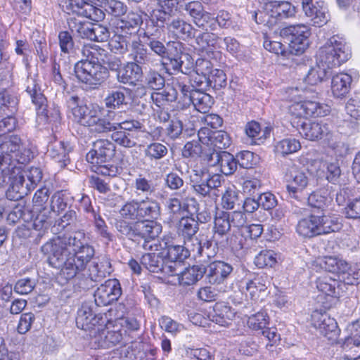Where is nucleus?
I'll use <instances>...</instances> for the list:
<instances>
[{
	"label": "nucleus",
	"instance_id": "obj_1",
	"mask_svg": "<svg viewBox=\"0 0 360 360\" xmlns=\"http://www.w3.org/2000/svg\"><path fill=\"white\" fill-rule=\"evenodd\" d=\"M41 250L47 255L49 264L61 269L66 279H71L83 271L95 253L94 248L86 242L83 231L53 238Z\"/></svg>",
	"mask_w": 360,
	"mask_h": 360
},
{
	"label": "nucleus",
	"instance_id": "obj_2",
	"mask_svg": "<svg viewBox=\"0 0 360 360\" xmlns=\"http://www.w3.org/2000/svg\"><path fill=\"white\" fill-rule=\"evenodd\" d=\"M115 153V146L110 141L98 139L93 144L92 149L86 158L92 165V170L97 174L114 177L120 173V168L110 162Z\"/></svg>",
	"mask_w": 360,
	"mask_h": 360
},
{
	"label": "nucleus",
	"instance_id": "obj_3",
	"mask_svg": "<svg viewBox=\"0 0 360 360\" xmlns=\"http://www.w3.org/2000/svg\"><path fill=\"white\" fill-rule=\"evenodd\" d=\"M32 157L30 149L25 148L20 138L16 135L0 136V167L4 172L15 162L25 164Z\"/></svg>",
	"mask_w": 360,
	"mask_h": 360
},
{
	"label": "nucleus",
	"instance_id": "obj_4",
	"mask_svg": "<svg viewBox=\"0 0 360 360\" xmlns=\"http://www.w3.org/2000/svg\"><path fill=\"white\" fill-rule=\"evenodd\" d=\"M351 57V50L345 39L335 35L331 37L316 54L317 63L328 69L340 66Z\"/></svg>",
	"mask_w": 360,
	"mask_h": 360
},
{
	"label": "nucleus",
	"instance_id": "obj_5",
	"mask_svg": "<svg viewBox=\"0 0 360 360\" xmlns=\"http://www.w3.org/2000/svg\"><path fill=\"white\" fill-rule=\"evenodd\" d=\"M299 132L303 137L310 141L323 139L328 147L338 155H341L345 149V143L341 141L340 136L333 133L330 130L329 125L326 122H304L301 125Z\"/></svg>",
	"mask_w": 360,
	"mask_h": 360
},
{
	"label": "nucleus",
	"instance_id": "obj_6",
	"mask_svg": "<svg viewBox=\"0 0 360 360\" xmlns=\"http://www.w3.org/2000/svg\"><path fill=\"white\" fill-rule=\"evenodd\" d=\"M295 13V7L290 2L274 0L267 4L264 10L255 12L252 17L257 24L271 27L279 20L294 16Z\"/></svg>",
	"mask_w": 360,
	"mask_h": 360
},
{
	"label": "nucleus",
	"instance_id": "obj_7",
	"mask_svg": "<svg viewBox=\"0 0 360 360\" xmlns=\"http://www.w3.org/2000/svg\"><path fill=\"white\" fill-rule=\"evenodd\" d=\"M191 181L196 194L201 197L208 196L216 202L219 195L218 188L221 186V176L219 174H211L207 170H194Z\"/></svg>",
	"mask_w": 360,
	"mask_h": 360
},
{
	"label": "nucleus",
	"instance_id": "obj_8",
	"mask_svg": "<svg viewBox=\"0 0 360 360\" xmlns=\"http://www.w3.org/2000/svg\"><path fill=\"white\" fill-rule=\"evenodd\" d=\"M77 78L91 88L101 84L108 76V70L101 63L81 60L75 65Z\"/></svg>",
	"mask_w": 360,
	"mask_h": 360
},
{
	"label": "nucleus",
	"instance_id": "obj_9",
	"mask_svg": "<svg viewBox=\"0 0 360 360\" xmlns=\"http://www.w3.org/2000/svg\"><path fill=\"white\" fill-rule=\"evenodd\" d=\"M198 136L199 142L207 146L210 152L220 151L231 145L229 134L222 130L212 131L207 127H201Z\"/></svg>",
	"mask_w": 360,
	"mask_h": 360
},
{
	"label": "nucleus",
	"instance_id": "obj_10",
	"mask_svg": "<svg viewBox=\"0 0 360 360\" xmlns=\"http://www.w3.org/2000/svg\"><path fill=\"white\" fill-rule=\"evenodd\" d=\"M289 112L297 117H324L330 113V108L327 104L309 100L307 97L302 103L291 104Z\"/></svg>",
	"mask_w": 360,
	"mask_h": 360
},
{
	"label": "nucleus",
	"instance_id": "obj_11",
	"mask_svg": "<svg viewBox=\"0 0 360 360\" xmlns=\"http://www.w3.org/2000/svg\"><path fill=\"white\" fill-rule=\"evenodd\" d=\"M284 34H288L289 48L292 53H302L309 46V28L304 25L290 26L284 30Z\"/></svg>",
	"mask_w": 360,
	"mask_h": 360
},
{
	"label": "nucleus",
	"instance_id": "obj_12",
	"mask_svg": "<svg viewBox=\"0 0 360 360\" xmlns=\"http://www.w3.org/2000/svg\"><path fill=\"white\" fill-rule=\"evenodd\" d=\"M312 326L329 340H335L340 330L336 321L325 311L315 310L311 316Z\"/></svg>",
	"mask_w": 360,
	"mask_h": 360
},
{
	"label": "nucleus",
	"instance_id": "obj_13",
	"mask_svg": "<svg viewBox=\"0 0 360 360\" xmlns=\"http://www.w3.org/2000/svg\"><path fill=\"white\" fill-rule=\"evenodd\" d=\"M315 264L321 269L333 274H348L352 275L353 278L359 280V271L355 270L343 259L336 256H327L316 259Z\"/></svg>",
	"mask_w": 360,
	"mask_h": 360
},
{
	"label": "nucleus",
	"instance_id": "obj_14",
	"mask_svg": "<svg viewBox=\"0 0 360 360\" xmlns=\"http://www.w3.org/2000/svg\"><path fill=\"white\" fill-rule=\"evenodd\" d=\"M68 107L71 109L75 121L88 127L100 106L94 103H83L79 101L78 97L72 96L68 101Z\"/></svg>",
	"mask_w": 360,
	"mask_h": 360
},
{
	"label": "nucleus",
	"instance_id": "obj_15",
	"mask_svg": "<svg viewBox=\"0 0 360 360\" xmlns=\"http://www.w3.org/2000/svg\"><path fill=\"white\" fill-rule=\"evenodd\" d=\"M288 184L287 191L291 198L297 200L302 198V193L307 186L309 179L306 173L296 166L290 167L285 174Z\"/></svg>",
	"mask_w": 360,
	"mask_h": 360
},
{
	"label": "nucleus",
	"instance_id": "obj_16",
	"mask_svg": "<svg viewBox=\"0 0 360 360\" xmlns=\"http://www.w3.org/2000/svg\"><path fill=\"white\" fill-rule=\"evenodd\" d=\"M122 294L120 284L117 279H108L94 292L97 306H106L117 300Z\"/></svg>",
	"mask_w": 360,
	"mask_h": 360
},
{
	"label": "nucleus",
	"instance_id": "obj_17",
	"mask_svg": "<svg viewBox=\"0 0 360 360\" xmlns=\"http://www.w3.org/2000/svg\"><path fill=\"white\" fill-rule=\"evenodd\" d=\"M120 60L115 61L110 65L112 70L117 68V79L119 82L124 84L136 85L143 77V70L136 63L127 62L120 66Z\"/></svg>",
	"mask_w": 360,
	"mask_h": 360
},
{
	"label": "nucleus",
	"instance_id": "obj_18",
	"mask_svg": "<svg viewBox=\"0 0 360 360\" xmlns=\"http://www.w3.org/2000/svg\"><path fill=\"white\" fill-rule=\"evenodd\" d=\"M206 162L209 166L219 167V171L226 176L233 174L237 169L236 159L224 150L206 153Z\"/></svg>",
	"mask_w": 360,
	"mask_h": 360
},
{
	"label": "nucleus",
	"instance_id": "obj_19",
	"mask_svg": "<svg viewBox=\"0 0 360 360\" xmlns=\"http://www.w3.org/2000/svg\"><path fill=\"white\" fill-rule=\"evenodd\" d=\"M107 318L105 314H94L91 307L83 304L77 311L76 324L79 328L90 333L98 324L105 323Z\"/></svg>",
	"mask_w": 360,
	"mask_h": 360
},
{
	"label": "nucleus",
	"instance_id": "obj_20",
	"mask_svg": "<svg viewBox=\"0 0 360 360\" xmlns=\"http://www.w3.org/2000/svg\"><path fill=\"white\" fill-rule=\"evenodd\" d=\"M133 238L140 237L145 240L143 247L147 249L148 240L158 237L162 231V226L154 220H139L134 223Z\"/></svg>",
	"mask_w": 360,
	"mask_h": 360
},
{
	"label": "nucleus",
	"instance_id": "obj_21",
	"mask_svg": "<svg viewBox=\"0 0 360 360\" xmlns=\"http://www.w3.org/2000/svg\"><path fill=\"white\" fill-rule=\"evenodd\" d=\"M302 9L305 15L319 27L326 24L328 20V8L323 2L317 1L313 4L311 0H302Z\"/></svg>",
	"mask_w": 360,
	"mask_h": 360
},
{
	"label": "nucleus",
	"instance_id": "obj_22",
	"mask_svg": "<svg viewBox=\"0 0 360 360\" xmlns=\"http://www.w3.org/2000/svg\"><path fill=\"white\" fill-rule=\"evenodd\" d=\"M174 48L176 50V54L172 56L171 53L167 55V61L163 63L167 71L171 70L174 72H181L183 74L188 75L193 68V63L189 60V56L183 54L177 51L181 47L179 43H174Z\"/></svg>",
	"mask_w": 360,
	"mask_h": 360
},
{
	"label": "nucleus",
	"instance_id": "obj_23",
	"mask_svg": "<svg viewBox=\"0 0 360 360\" xmlns=\"http://www.w3.org/2000/svg\"><path fill=\"white\" fill-rule=\"evenodd\" d=\"M103 108L100 106L90 124L88 126L91 132L104 134L113 130L114 125L112 124V122L116 116L115 112L108 110L106 115H103Z\"/></svg>",
	"mask_w": 360,
	"mask_h": 360
},
{
	"label": "nucleus",
	"instance_id": "obj_24",
	"mask_svg": "<svg viewBox=\"0 0 360 360\" xmlns=\"http://www.w3.org/2000/svg\"><path fill=\"white\" fill-rule=\"evenodd\" d=\"M229 214L224 211L217 212L213 227V239L216 244L226 241L227 235L231 229Z\"/></svg>",
	"mask_w": 360,
	"mask_h": 360
},
{
	"label": "nucleus",
	"instance_id": "obj_25",
	"mask_svg": "<svg viewBox=\"0 0 360 360\" xmlns=\"http://www.w3.org/2000/svg\"><path fill=\"white\" fill-rule=\"evenodd\" d=\"M233 266L222 261H214L208 266L207 277L212 284H220L228 278Z\"/></svg>",
	"mask_w": 360,
	"mask_h": 360
},
{
	"label": "nucleus",
	"instance_id": "obj_26",
	"mask_svg": "<svg viewBox=\"0 0 360 360\" xmlns=\"http://www.w3.org/2000/svg\"><path fill=\"white\" fill-rule=\"evenodd\" d=\"M236 312L229 305L224 302H217L210 313L209 317L212 322L221 326H229L233 319L235 317Z\"/></svg>",
	"mask_w": 360,
	"mask_h": 360
},
{
	"label": "nucleus",
	"instance_id": "obj_27",
	"mask_svg": "<svg viewBox=\"0 0 360 360\" xmlns=\"http://www.w3.org/2000/svg\"><path fill=\"white\" fill-rule=\"evenodd\" d=\"M183 0H158V8L153 11L152 17L157 22L165 23L175 15L178 6Z\"/></svg>",
	"mask_w": 360,
	"mask_h": 360
},
{
	"label": "nucleus",
	"instance_id": "obj_28",
	"mask_svg": "<svg viewBox=\"0 0 360 360\" xmlns=\"http://www.w3.org/2000/svg\"><path fill=\"white\" fill-rule=\"evenodd\" d=\"M70 151L71 147L69 143L55 141L49 145L47 153L53 160L59 164L60 167H64L70 162L68 154Z\"/></svg>",
	"mask_w": 360,
	"mask_h": 360
},
{
	"label": "nucleus",
	"instance_id": "obj_29",
	"mask_svg": "<svg viewBox=\"0 0 360 360\" xmlns=\"http://www.w3.org/2000/svg\"><path fill=\"white\" fill-rule=\"evenodd\" d=\"M319 216L311 215L300 219L297 225V233L303 237H314L321 235Z\"/></svg>",
	"mask_w": 360,
	"mask_h": 360
},
{
	"label": "nucleus",
	"instance_id": "obj_30",
	"mask_svg": "<svg viewBox=\"0 0 360 360\" xmlns=\"http://www.w3.org/2000/svg\"><path fill=\"white\" fill-rule=\"evenodd\" d=\"M129 57L133 60L131 63H136L138 65L152 63L153 55L148 52L139 39L132 40L129 45Z\"/></svg>",
	"mask_w": 360,
	"mask_h": 360
},
{
	"label": "nucleus",
	"instance_id": "obj_31",
	"mask_svg": "<svg viewBox=\"0 0 360 360\" xmlns=\"http://www.w3.org/2000/svg\"><path fill=\"white\" fill-rule=\"evenodd\" d=\"M141 22L142 18L140 15L134 12H130L125 17L117 20L116 24L117 32L132 35L136 33L138 27Z\"/></svg>",
	"mask_w": 360,
	"mask_h": 360
},
{
	"label": "nucleus",
	"instance_id": "obj_32",
	"mask_svg": "<svg viewBox=\"0 0 360 360\" xmlns=\"http://www.w3.org/2000/svg\"><path fill=\"white\" fill-rule=\"evenodd\" d=\"M352 81V76L347 73L340 72L334 75L331 81V91L336 98H342L349 91Z\"/></svg>",
	"mask_w": 360,
	"mask_h": 360
},
{
	"label": "nucleus",
	"instance_id": "obj_33",
	"mask_svg": "<svg viewBox=\"0 0 360 360\" xmlns=\"http://www.w3.org/2000/svg\"><path fill=\"white\" fill-rule=\"evenodd\" d=\"M198 231V223L193 217H182L179 222L178 232L184 238V245H188L194 242L193 236Z\"/></svg>",
	"mask_w": 360,
	"mask_h": 360
},
{
	"label": "nucleus",
	"instance_id": "obj_34",
	"mask_svg": "<svg viewBox=\"0 0 360 360\" xmlns=\"http://www.w3.org/2000/svg\"><path fill=\"white\" fill-rule=\"evenodd\" d=\"M24 184L25 177L22 174H18L12 177L10 187L6 193L7 197L11 200H18L25 195H27L31 188L27 184L26 185H24Z\"/></svg>",
	"mask_w": 360,
	"mask_h": 360
},
{
	"label": "nucleus",
	"instance_id": "obj_35",
	"mask_svg": "<svg viewBox=\"0 0 360 360\" xmlns=\"http://www.w3.org/2000/svg\"><path fill=\"white\" fill-rule=\"evenodd\" d=\"M198 49L207 54L212 53L214 50L219 49V40L221 39L217 34L207 31L195 36Z\"/></svg>",
	"mask_w": 360,
	"mask_h": 360
},
{
	"label": "nucleus",
	"instance_id": "obj_36",
	"mask_svg": "<svg viewBox=\"0 0 360 360\" xmlns=\"http://www.w3.org/2000/svg\"><path fill=\"white\" fill-rule=\"evenodd\" d=\"M269 284L268 276L265 274L257 275L254 278L246 281L245 282V287H243V290H245L248 292L251 299H257L259 293L264 292L267 288V285Z\"/></svg>",
	"mask_w": 360,
	"mask_h": 360
},
{
	"label": "nucleus",
	"instance_id": "obj_37",
	"mask_svg": "<svg viewBox=\"0 0 360 360\" xmlns=\"http://www.w3.org/2000/svg\"><path fill=\"white\" fill-rule=\"evenodd\" d=\"M206 270L203 266L194 265L177 274L179 283L181 285H191L200 280Z\"/></svg>",
	"mask_w": 360,
	"mask_h": 360
},
{
	"label": "nucleus",
	"instance_id": "obj_38",
	"mask_svg": "<svg viewBox=\"0 0 360 360\" xmlns=\"http://www.w3.org/2000/svg\"><path fill=\"white\" fill-rule=\"evenodd\" d=\"M189 101L201 113L207 112L214 103L213 98L210 95L200 91H193L189 96Z\"/></svg>",
	"mask_w": 360,
	"mask_h": 360
},
{
	"label": "nucleus",
	"instance_id": "obj_39",
	"mask_svg": "<svg viewBox=\"0 0 360 360\" xmlns=\"http://www.w3.org/2000/svg\"><path fill=\"white\" fill-rule=\"evenodd\" d=\"M168 30L182 38H191L195 36L196 30L193 25L183 19H174L169 25Z\"/></svg>",
	"mask_w": 360,
	"mask_h": 360
},
{
	"label": "nucleus",
	"instance_id": "obj_40",
	"mask_svg": "<svg viewBox=\"0 0 360 360\" xmlns=\"http://www.w3.org/2000/svg\"><path fill=\"white\" fill-rule=\"evenodd\" d=\"M141 262L149 271L160 272L165 263L164 252L145 254L142 256Z\"/></svg>",
	"mask_w": 360,
	"mask_h": 360
},
{
	"label": "nucleus",
	"instance_id": "obj_41",
	"mask_svg": "<svg viewBox=\"0 0 360 360\" xmlns=\"http://www.w3.org/2000/svg\"><path fill=\"white\" fill-rule=\"evenodd\" d=\"M140 219L143 218L156 219L160 215L159 203L153 199L146 198V200L139 201Z\"/></svg>",
	"mask_w": 360,
	"mask_h": 360
},
{
	"label": "nucleus",
	"instance_id": "obj_42",
	"mask_svg": "<svg viewBox=\"0 0 360 360\" xmlns=\"http://www.w3.org/2000/svg\"><path fill=\"white\" fill-rule=\"evenodd\" d=\"M301 148L299 140L288 137L277 141L274 146V151L281 156H286L297 152Z\"/></svg>",
	"mask_w": 360,
	"mask_h": 360
},
{
	"label": "nucleus",
	"instance_id": "obj_43",
	"mask_svg": "<svg viewBox=\"0 0 360 360\" xmlns=\"http://www.w3.org/2000/svg\"><path fill=\"white\" fill-rule=\"evenodd\" d=\"M165 245L167 248V253L164 257L172 262H181L188 257L190 252H191L188 245H170L167 246L166 243H165Z\"/></svg>",
	"mask_w": 360,
	"mask_h": 360
},
{
	"label": "nucleus",
	"instance_id": "obj_44",
	"mask_svg": "<svg viewBox=\"0 0 360 360\" xmlns=\"http://www.w3.org/2000/svg\"><path fill=\"white\" fill-rule=\"evenodd\" d=\"M89 277L93 281H100L103 278H105L106 275H108L111 272V265L108 259H103L98 263L93 262L89 269Z\"/></svg>",
	"mask_w": 360,
	"mask_h": 360
},
{
	"label": "nucleus",
	"instance_id": "obj_45",
	"mask_svg": "<svg viewBox=\"0 0 360 360\" xmlns=\"http://www.w3.org/2000/svg\"><path fill=\"white\" fill-rule=\"evenodd\" d=\"M245 133L251 139V143L259 145L264 142L269 135V131L266 129L262 132L260 125L257 122H248L245 127Z\"/></svg>",
	"mask_w": 360,
	"mask_h": 360
},
{
	"label": "nucleus",
	"instance_id": "obj_46",
	"mask_svg": "<svg viewBox=\"0 0 360 360\" xmlns=\"http://www.w3.org/2000/svg\"><path fill=\"white\" fill-rule=\"evenodd\" d=\"M108 319L104 323L98 324L97 328H95L89 333L90 336V344L91 345L96 348H104L103 341L106 342L108 340L107 330H108Z\"/></svg>",
	"mask_w": 360,
	"mask_h": 360
},
{
	"label": "nucleus",
	"instance_id": "obj_47",
	"mask_svg": "<svg viewBox=\"0 0 360 360\" xmlns=\"http://www.w3.org/2000/svg\"><path fill=\"white\" fill-rule=\"evenodd\" d=\"M112 140L120 146L133 148L136 145V139L132 132L122 130H112Z\"/></svg>",
	"mask_w": 360,
	"mask_h": 360
},
{
	"label": "nucleus",
	"instance_id": "obj_48",
	"mask_svg": "<svg viewBox=\"0 0 360 360\" xmlns=\"http://www.w3.org/2000/svg\"><path fill=\"white\" fill-rule=\"evenodd\" d=\"M126 91L127 89L124 88L110 92L105 98V106L108 108L115 109L126 105L127 104Z\"/></svg>",
	"mask_w": 360,
	"mask_h": 360
},
{
	"label": "nucleus",
	"instance_id": "obj_49",
	"mask_svg": "<svg viewBox=\"0 0 360 360\" xmlns=\"http://www.w3.org/2000/svg\"><path fill=\"white\" fill-rule=\"evenodd\" d=\"M210 153L207 147L196 141H191L186 143L184 147L182 153L185 158L198 157L203 155L204 160L206 161V153Z\"/></svg>",
	"mask_w": 360,
	"mask_h": 360
},
{
	"label": "nucleus",
	"instance_id": "obj_50",
	"mask_svg": "<svg viewBox=\"0 0 360 360\" xmlns=\"http://www.w3.org/2000/svg\"><path fill=\"white\" fill-rule=\"evenodd\" d=\"M82 54L89 62L98 63L103 60L105 56V51L95 44H84L82 49Z\"/></svg>",
	"mask_w": 360,
	"mask_h": 360
},
{
	"label": "nucleus",
	"instance_id": "obj_51",
	"mask_svg": "<svg viewBox=\"0 0 360 360\" xmlns=\"http://www.w3.org/2000/svg\"><path fill=\"white\" fill-rule=\"evenodd\" d=\"M131 42L128 40L127 35L121 32H117L109 41V46L115 53H124L129 51Z\"/></svg>",
	"mask_w": 360,
	"mask_h": 360
},
{
	"label": "nucleus",
	"instance_id": "obj_52",
	"mask_svg": "<svg viewBox=\"0 0 360 360\" xmlns=\"http://www.w3.org/2000/svg\"><path fill=\"white\" fill-rule=\"evenodd\" d=\"M168 149L166 146L159 142L148 144L144 150L145 156L150 160H158L167 155Z\"/></svg>",
	"mask_w": 360,
	"mask_h": 360
},
{
	"label": "nucleus",
	"instance_id": "obj_53",
	"mask_svg": "<svg viewBox=\"0 0 360 360\" xmlns=\"http://www.w3.org/2000/svg\"><path fill=\"white\" fill-rule=\"evenodd\" d=\"M319 219L321 221L319 225L321 235L338 231L342 227L339 219L335 217L323 215L319 216Z\"/></svg>",
	"mask_w": 360,
	"mask_h": 360
},
{
	"label": "nucleus",
	"instance_id": "obj_54",
	"mask_svg": "<svg viewBox=\"0 0 360 360\" xmlns=\"http://www.w3.org/2000/svg\"><path fill=\"white\" fill-rule=\"evenodd\" d=\"M27 92L30 95L33 103L38 105L39 109L42 110V113L44 112L46 110V99L41 92L39 86L32 79L29 81V84L27 86Z\"/></svg>",
	"mask_w": 360,
	"mask_h": 360
},
{
	"label": "nucleus",
	"instance_id": "obj_55",
	"mask_svg": "<svg viewBox=\"0 0 360 360\" xmlns=\"http://www.w3.org/2000/svg\"><path fill=\"white\" fill-rule=\"evenodd\" d=\"M326 68L323 67L319 63L317 65L311 68L304 78L306 83L310 85H316L321 82L327 75Z\"/></svg>",
	"mask_w": 360,
	"mask_h": 360
},
{
	"label": "nucleus",
	"instance_id": "obj_56",
	"mask_svg": "<svg viewBox=\"0 0 360 360\" xmlns=\"http://www.w3.org/2000/svg\"><path fill=\"white\" fill-rule=\"evenodd\" d=\"M108 340L103 342L104 349L112 347L119 344L122 340V334L117 326L112 324V322L108 320L107 330Z\"/></svg>",
	"mask_w": 360,
	"mask_h": 360
},
{
	"label": "nucleus",
	"instance_id": "obj_57",
	"mask_svg": "<svg viewBox=\"0 0 360 360\" xmlns=\"http://www.w3.org/2000/svg\"><path fill=\"white\" fill-rule=\"evenodd\" d=\"M276 255L272 250H263L255 258V264L259 268L273 267L277 262Z\"/></svg>",
	"mask_w": 360,
	"mask_h": 360
},
{
	"label": "nucleus",
	"instance_id": "obj_58",
	"mask_svg": "<svg viewBox=\"0 0 360 360\" xmlns=\"http://www.w3.org/2000/svg\"><path fill=\"white\" fill-rule=\"evenodd\" d=\"M188 245L189 248H191V252H193L195 255L197 254L200 256L205 255L209 258L214 256V250H210V248L212 247V243L210 240H205L203 243H202V242L199 241L198 238H195L194 242H193L191 244L188 243Z\"/></svg>",
	"mask_w": 360,
	"mask_h": 360
},
{
	"label": "nucleus",
	"instance_id": "obj_59",
	"mask_svg": "<svg viewBox=\"0 0 360 360\" xmlns=\"http://www.w3.org/2000/svg\"><path fill=\"white\" fill-rule=\"evenodd\" d=\"M193 24L203 30H215V18L210 13L205 11L200 16L193 20Z\"/></svg>",
	"mask_w": 360,
	"mask_h": 360
},
{
	"label": "nucleus",
	"instance_id": "obj_60",
	"mask_svg": "<svg viewBox=\"0 0 360 360\" xmlns=\"http://www.w3.org/2000/svg\"><path fill=\"white\" fill-rule=\"evenodd\" d=\"M120 215L127 219L139 220V201L132 200L127 202L120 210Z\"/></svg>",
	"mask_w": 360,
	"mask_h": 360
},
{
	"label": "nucleus",
	"instance_id": "obj_61",
	"mask_svg": "<svg viewBox=\"0 0 360 360\" xmlns=\"http://www.w3.org/2000/svg\"><path fill=\"white\" fill-rule=\"evenodd\" d=\"M51 211L46 208H43L34 218L33 221V228L39 231L44 232L51 225Z\"/></svg>",
	"mask_w": 360,
	"mask_h": 360
},
{
	"label": "nucleus",
	"instance_id": "obj_62",
	"mask_svg": "<svg viewBox=\"0 0 360 360\" xmlns=\"http://www.w3.org/2000/svg\"><path fill=\"white\" fill-rule=\"evenodd\" d=\"M269 324V316L265 311H259L248 318V326L255 330H264Z\"/></svg>",
	"mask_w": 360,
	"mask_h": 360
},
{
	"label": "nucleus",
	"instance_id": "obj_63",
	"mask_svg": "<svg viewBox=\"0 0 360 360\" xmlns=\"http://www.w3.org/2000/svg\"><path fill=\"white\" fill-rule=\"evenodd\" d=\"M134 187L136 190V193L138 195H148L153 193L155 191V187L151 181L147 179L146 177L141 175H139L134 180Z\"/></svg>",
	"mask_w": 360,
	"mask_h": 360
},
{
	"label": "nucleus",
	"instance_id": "obj_64",
	"mask_svg": "<svg viewBox=\"0 0 360 360\" xmlns=\"http://www.w3.org/2000/svg\"><path fill=\"white\" fill-rule=\"evenodd\" d=\"M238 201V191L234 187L226 189L221 197V206L226 210H232Z\"/></svg>",
	"mask_w": 360,
	"mask_h": 360
}]
</instances>
